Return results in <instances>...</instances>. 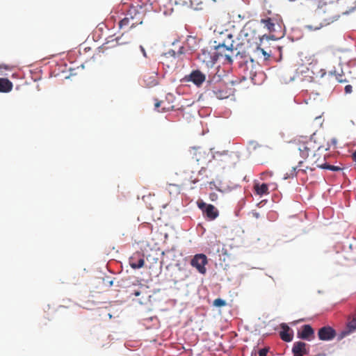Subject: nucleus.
I'll return each mask as SVG.
<instances>
[{"mask_svg": "<svg viewBox=\"0 0 356 356\" xmlns=\"http://www.w3.org/2000/svg\"><path fill=\"white\" fill-rule=\"evenodd\" d=\"M209 197H210V199H211V201H215V200H217L218 195L215 193H211L210 194Z\"/></svg>", "mask_w": 356, "mask_h": 356, "instance_id": "obj_29", "label": "nucleus"}, {"mask_svg": "<svg viewBox=\"0 0 356 356\" xmlns=\"http://www.w3.org/2000/svg\"><path fill=\"white\" fill-rule=\"evenodd\" d=\"M260 22L264 25V28L269 33L275 32L276 31V26L280 27L279 20L275 17L261 18Z\"/></svg>", "mask_w": 356, "mask_h": 356, "instance_id": "obj_9", "label": "nucleus"}, {"mask_svg": "<svg viewBox=\"0 0 356 356\" xmlns=\"http://www.w3.org/2000/svg\"><path fill=\"white\" fill-rule=\"evenodd\" d=\"M238 35L237 42L234 39L235 35L229 30L227 29L220 33L214 41V54L216 60L224 58L227 63H232L233 57L240 54L243 46L257 44V40L260 38L255 31L251 30L249 23L243 26Z\"/></svg>", "mask_w": 356, "mask_h": 356, "instance_id": "obj_1", "label": "nucleus"}, {"mask_svg": "<svg viewBox=\"0 0 356 356\" xmlns=\"http://www.w3.org/2000/svg\"><path fill=\"white\" fill-rule=\"evenodd\" d=\"M113 282L112 280H111V281H110V282H109V285H110V286H112V285H113Z\"/></svg>", "mask_w": 356, "mask_h": 356, "instance_id": "obj_36", "label": "nucleus"}, {"mask_svg": "<svg viewBox=\"0 0 356 356\" xmlns=\"http://www.w3.org/2000/svg\"><path fill=\"white\" fill-rule=\"evenodd\" d=\"M307 162L309 165L307 166V169H309L312 171L315 170L316 168L334 172L340 171L341 170L339 166L328 164L325 161V156L322 155L318 152L314 153L312 156H310Z\"/></svg>", "mask_w": 356, "mask_h": 356, "instance_id": "obj_4", "label": "nucleus"}, {"mask_svg": "<svg viewBox=\"0 0 356 356\" xmlns=\"http://www.w3.org/2000/svg\"><path fill=\"white\" fill-rule=\"evenodd\" d=\"M234 84V81L226 83L222 80H218L216 83L210 82L208 85V90L211 91L215 97L224 99L234 95L235 92Z\"/></svg>", "mask_w": 356, "mask_h": 356, "instance_id": "obj_3", "label": "nucleus"}, {"mask_svg": "<svg viewBox=\"0 0 356 356\" xmlns=\"http://www.w3.org/2000/svg\"><path fill=\"white\" fill-rule=\"evenodd\" d=\"M188 1H190L191 4H192V5H193V4L198 5L202 3L201 0H188Z\"/></svg>", "mask_w": 356, "mask_h": 356, "instance_id": "obj_30", "label": "nucleus"}, {"mask_svg": "<svg viewBox=\"0 0 356 356\" xmlns=\"http://www.w3.org/2000/svg\"><path fill=\"white\" fill-rule=\"evenodd\" d=\"M256 193L260 196L267 195L268 192V186L266 184H256L254 186Z\"/></svg>", "mask_w": 356, "mask_h": 356, "instance_id": "obj_21", "label": "nucleus"}, {"mask_svg": "<svg viewBox=\"0 0 356 356\" xmlns=\"http://www.w3.org/2000/svg\"><path fill=\"white\" fill-rule=\"evenodd\" d=\"M161 103H162V102L157 101V102L154 104V107H155V108H156V109H157V108L160 106V105H161Z\"/></svg>", "mask_w": 356, "mask_h": 356, "instance_id": "obj_32", "label": "nucleus"}, {"mask_svg": "<svg viewBox=\"0 0 356 356\" xmlns=\"http://www.w3.org/2000/svg\"><path fill=\"white\" fill-rule=\"evenodd\" d=\"M298 338L310 341L314 337V332L309 325H304L300 332H298Z\"/></svg>", "mask_w": 356, "mask_h": 356, "instance_id": "obj_13", "label": "nucleus"}, {"mask_svg": "<svg viewBox=\"0 0 356 356\" xmlns=\"http://www.w3.org/2000/svg\"><path fill=\"white\" fill-rule=\"evenodd\" d=\"M206 76L200 70L192 71L190 74L188 81H192L197 86H200L205 81Z\"/></svg>", "mask_w": 356, "mask_h": 356, "instance_id": "obj_11", "label": "nucleus"}, {"mask_svg": "<svg viewBox=\"0 0 356 356\" xmlns=\"http://www.w3.org/2000/svg\"><path fill=\"white\" fill-rule=\"evenodd\" d=\"M213 305L215 307H225L227 305V302L225 300H224L221 298H217V299L214 300Z\"/></svg>", "mask_w": 356, "mask_h": 356, "instance_id": "obj_23", "label": "nucleus"}, {"mask_svg": "<svg viewBox=\"0 0 356 356\" xmlns=\"http://www.w3.org/2000/svg\"><path fill=\"white\" fill-rule=\"evenodd\" d=\"M208 204H207L206 203H204V202H197V206L198 207L204 212V209H206V207L207 206Z\"/></svg>", "mask_w": 356, "mask_h": 356, "instance_id": "obj_26", "label": "nucleus"}, {"mask_svg": "<svg viewBox=\"0 0 356 356\" xmlns=\"http://www.w3.org/2000/svg\"><path fill=\"white\" fill-rule=\"evenodd\" d=\"M269 348H264L259 351V356H267Z\"/></svg>", "mask_w": 356, "mask_h": 356, "instance_id": "obj_24", "label": "nucleus"}, {"mask_svg": "<svg viewBox=\"0 0 356 356\" xmlns=\"http://www.w3.org/2000/svg\"><path fill=\"white\" fill-rule=\"evenodd\" d=\"M257 51L261 52L265 56V59H267L270 56L268 54H267L263 49L260 47H257Z\"/></svg>", "mask_w": 356, "mask_h": 356, "instance_id": "obj_27", "label": "nucleus"}, {"mask_svg": "<svg viewBox=\"0 0 356 356\" xmlns=\"http://www.w3.org/2000/svg\"><path fill=\"white\" fill-rule=\"evenodd\" d=\"M190 152L193 155V159L197 162H200L205 159V152L200 147H192Z\"/></svg>", "mask_w": 356, "mask_h": 356, "instance_id": "obj_17", "label": "nucleus"}, {"mask_svg": "<svg viewBox=\"0 0 356 356\" xmlns=\"http://www.w3.org/2000/svg\"><path fill=\"white\" fill-rule=\"evenodd\" d=\"M318 336L320 340L330 341L336 337V332L332 327L325 326L318 330Z\"/></svg>", "mask_w": 356, "mask_h": 356, "instance_id": "obj_8", "label": "nucleus"}, {"mask_svg": "<svg viewBox=\"0 0 356 356\" xmlns=\"http://www.w3.org/2000/svg\"><path fill=\"white\" fill-rule=\"evenodd\" d=\"M205 172L206 168L203 167H202L201 169H200L197 173H195V172L191 171V175L188 177V180L190 181V182L195 184L200 180L199 177L202 175L203 173H204Z\"/></svg>", "mask_w": 356, "mask_h": 356, "instance_id": "obj_20", "label": "nucleus"}, {"mask_svg": "<svg viewBox=\"0 0 356 356\" xmlns=\"http://www.w3.org/2000/svg\"><path fill=\"white\" fill-rule=\"evenodd\" d=\"M129 264L132 268L138 269L143 267L145 264V259L140 253L136 252L129 258Z\"/></svg>", "mask_w": 356, "mask_h": 356, "instance_id": "obj_12", "label": "nucleus"}, {"mask_svg": "<svg viewBox=\"0 0 356 356\" xmlns=\"http://www.w3.org/2000/svg\"><path fill=\"white\" fill-rule=\"evenodd\" d=\"M340 17V13L334 4L327 5L321 8L316 13L317 24H310L307 27L311 30H318L323 26L335 22Z\"/></svg>", "mask_w": 356, "mask_h": 356, "instance_id": "obj_2", "label": "nucleus"}, {"mask_svg": "<svg viewBox=\"0 0 356 356\" xmlns=\"http://www.w3.org/2000/svg\"><path fill=\"white\" fill-rule=\"evenodd\" d=\"M297 145L302 158L307 161L310 158V154L316 152L319 149V146L311 138L307 136H300L297 139Z\"/></svg>", "mask_w": 356, "mask_h": 356, "instance_id": "obj_5", "label": "nucleus"}, {"mask_svg": "<svg viewBox=\"0 0 356 356\" xmlns=\"http://www.w3.org/2000/svg\"><path fill=\"white\" fill-rule=\"evenodd\" d=\"M184 47L183 46L179 47L178 51H176L175 49H170L168 52L165 53V56L167 58L169 57H176L179 56L180 55L184 54Z\"/></svg>", "mask_w": 356, "mask_h": 356, "instance_id": "obj_22", "label": "nucleus"}, {"mask_svg": "<svg viewBox=\"0 0 356 356\" xmlns=\"http://www.w3.org/2000/svg\"><path fill=\"white\" fill-rule=\"evenodd\" d=\"M120 40H121V38H116L117 43L119 44H126V43L129 42L128 41H127V42H120Z\"/></svg>", "mask_w": 356, "mask_h": 356, "instance_id": "obj_31", "label": "nucleus"}, {"mask_svg": "<svg viewBox=\"0 0 356 356\" xmlns=\"http://www.w3.org/2000/svg\"><path fill=\"white\" fill-rule=\"evenodd\" d=\"M207 257L204 254H197L191 260L190 264L202 275L207 272L205 266L207 264Z\"/></svg>", "mask_w": 356, "mask_h": 356, "instance_id": "obj_7", "label": "nucleus"}, {"mask_svg": "<svg viewBox=\"0 0 356 356\" xmlns=\"http://www.w3.org/2000/svg\"><path fill=\"white\" fill-rule=\"evenodd\" d=\"M352 158H353V161H355L356 163V150L353 153Z\"/></svg>", "mask_w": 356, "mask_h": 356, "instance_id": "obj_33", "label": "nucleus"}, {"mask_svg": "<svg viewBox=\"0 0 356 356\" xmlns=\"http://www.w3.org/2000/svg\"><path fill=\"white\" fill-rule=\"evenodd\" d=\"M346 94H350L353 92V87L351 85H346L344 88Z\"/></svg>", "mask_w": 356, "mask_h": 356, "instance_id": "obj_25", "label": "nucleus"}, {"mask_svg": "<svg viewBox=\"0 0 356 356\" xmlns=\"http://www.w3.org/2000/svg\"><path fill=\"white\" fill-rule=\"evenodd\" d=\"M140 292L138 291H135L134 293V295L135 296H140Z\"/></svg>", "mask_w": 356, "mask_h": 356, "instance_id": "obj_34", "label": "nucleus"}, {"mask_svg": "<svg viewBox=\"0 0 356 356\" xmlns=\"http://www.w3.org/2000/svg\"><path fill=\"white\" fill-rule=\"evenodd\" d=\"M292 353L294 356H303L308 353L307 343L302 341H296L293 343Z\"/></svg>", "mask_w": 356, "mask_h": 356, "instance_id": "obj_14", "label": "nucleus"}, {"mask_svg": "<svg viewBox=\"0 0 356 356\" xmlns=\"http://www.w3.org/2000/svg\"><path fill=\"white\" fill-rule=\"evenodd\" d=\"M140 49H141L142 52L143 53V55L145 56H146V53H145L144 48L142 46H140Z\"/></svg>", "mask_w": 356, "mask_h": 356, "instance_id": "obj_35", "label": "nucleus"}, {"mask_svg": "<svg viewBox=\"0 0 356 356\" xmlns=\"http://www.w3.org/2000/svg\"><path fill=\"white\" fill-rule=\"evenodd\" d=\"M336 78H337V80L338 81V82H339V83H346L348 81L346 79H343V76L341 74H339L338 76H337Z\"/></svg>", "mask_w": 356, "mask_h": 356, "instance_id": "obj_28", "label": "nucleus"}, {"mask_svg": "<svg viewBox=\"0 0 356 356\" xmlns=\"http://www.w3.org/2000/svg\"><path fill=\"white\" fill-rule=\"evenodd\" d=\"M13 87V83L8 79L0 78V92H9Z\"/></svg>", "mask_w": 356, "mask_h": 356, "instance_id": "obj_18", "label": "nucleus"}, {"mask_svg": "<svg viewBox=\"0 0 356 356\" xmlns=\"http://www.w3.org/2000/svg\"><path fill=\"white\" fill-rule=\"evenodd\" d=\"M198 59L207 65H212L216 60L214 52L211 53L207 49H202L198 54Z\"/></svg>", "mask_w": 356, "mask_h": 356, "instance_id": "obj_10", "label": "nucleus"}, {"mask_svg": "<svg viewBox=\"0 0 356 356\" xmlns=\"http://www.w3.org/2000/svg\"><path fill=\"white\" fill-rule=\"evenodd\" d=\"M283 330L280 332V338L286 342H290L293 339V334H291L289 331L290 329L287 325L283 326Z\"/></svg>", "mask_w": 356, "mask_h": 356, "instance_id": "obj_19", "label": "nucleus"}, {"mask_svg": "<svg viewBox=\"0 0 356 356\" xmlns=\"http://www.w3.org/2000/svg\"><path fill=\"white\" fill-rule=\"evenodd\" d=\"M356 330V309L355 312L349 315L347 318L346 330L342 332L343 336H346Z\"/></svg>", "mask_w": 356, "mask_h": 356, "instance_id": "obj_15", "label": "nucleus"}, {"mask_svg": "<svg viewBox=\"0 0 356 356\" xmlns=\"http://www.w3.org/2000/svg\"><path fill=\"white\" fill-rule=\"evenodd\" d=\"M142 22L141 13L137 12L135 8H132L129 10L126 16L120 21L119 28L121 30H124L126 32L138 24H141Z\"/></svg>", "mask_w": 356, "mask_h": 356, "instance_id": "obj_6", "label": "nucleus"}, {"mask_svg": "<svg viewBox=\"0 0 356 356\" xmlns=\"http://www.w3.org/2000/svg\"><path fill=\"white\" fill-rule=\"evenodd\" d=\"M203 213L211 220H215L219 215L218 209L212 204H208Z\"/></svg>", "mask_w": 356, "mask_h": 356, "instance_id": "obj_16", "label": "nucleus"}]
</instances>
